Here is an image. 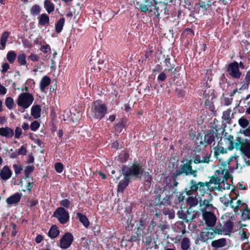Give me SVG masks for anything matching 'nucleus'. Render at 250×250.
I'll use <instances>...</instances> for the list:
<instances>
[{"label": "nucleus", "mask_w": 250, "mask_h": 250, "mask_svg": "<svg viewBox=\"0 0 250 250\" xmlns=\"http://www.w3.org/2000/svg\"><path fill=\"white\" fill-rule=\"evenodd\" d=\"M125 125L123 122H120L117 124L115 126V129L116 131L120 133L123 130V128L125 127Z\"/></svg>", "instance_id": "45"}, {"label": "nucleus", "mask_w": 250, "mask_h": 250, "mask_svg": "<svg viewBox=\"0 0 250 250\" xmlns=\"http://www.w3.org/2000/svg\"><path fill=\"white\" fill-rule=\"evenodd\" d=\"M29 58L33 62H37L39 60L38 56L36 54H31Z\"/></svg>", "instance_id": "60"}, {"label": "nucleus", "mask_w": 250, "mask_h": 250, "mask_svg": "<svg viewBox=\"0 0 250 250\" xmlns=\"http://www.w3.org/2000/svg\"><path fill=\"white\" fill-rule=\"evenodd\" d=\"M191 215V213L190 212V208L187 210V214L186 215V220L187 222L190 221L194 219H195L197 215H198V211H193L192 215Z\"/></svg>", "instance_id": "34"}, {"label": "nucleus", "mask_w": 250, "mask_h": 250, "mask_svg": "<svg viewBox=\"0 0 250 250\" xmlns=\"http://www.w3.org/2000/svg\"><path fill=\"white\" fill-rule=\"evenodd\" d=\"M166 75L164 72H162L158 77V80L159 81H164L166 79Z\"/></svg>", "instance_id": "56"}, {"label": "nucleus", "mask_w": 250, "mask_h": 250, "mask_svg": "<svg viewBox=\"0 0 250 250\" xmlns=\"http://www.w3.org/2000/svg\"><path fill=\"white\" fill-rule=\"evenodd\" d=\"M13 168L16 174L20 173L21 170L22 169L21 164L19 162L13 165Z\"/></svg>", "instance_id": "46"}, {"label": "nucleus", "mask_w": 250, "mask_h": 250, "mask_svg": "<svg viewBox=\"0 0 250 250\" xmlns=\"http://www.w3.org/2000/svg\"><path fill=\"white\" fill-rule=\"evenodd\" d=\"M60 233V231L56 226H53L51 227L48 232V235L51 238H55L57 237Z\"/></svg>", "instance_id": "27"}, {"label": "nucleus", "mask_w": 250, "mask_h": 250, "mask_svg": "<svg viewBox=\"0 0 250 250\" xmlns=\"http://www.w3.org/2000/svg\"><path fill=\"white\" fill-rule=\"evenodd\" d=\"M9 36V33L7 31H5L3 32L2 34V36L0 38V49L3 50L5 49L6 46V43Z\"/></svg>", "instance_id": "22"}, {"label": "nucleus", "mask_w": 250, "mask_h": 250, "mask_svg": "<svg viewBox=\"0 0 250 250\" xmlns=\"http://www.w3.org/2000/svg\"><path fill=\"white\" fill-rule=\"evenodd\" d=\"M55 170L58 173H61L63 171V166L61 163H57L55 165Z\"/></svg>", "instance_id": "50"}, {"label": "nucleus", "mask_w": 250, "mask_h": 250, "mask_svg": "<svg viewBox=\"0 0 250 250\" xmlns=\"http://www.w3.org/2000/svg\"><path fill=\"white\" fill-rule=\"evenodd\" d=\"M53 216L56 218L62 224L66 223L69 218L68 212L62 207L58 208L54 211Z\"/></svg>", "instance_id": "7"}, {"label": "nucleus", "mask_w": 250, "mask_h": 250, "mask_svg": "<svg viewBox=\"0 0 250 250\" xmlns=\"http://www.w3.org/2000/svg\"><path fill=\"white\" fill-rule=\"evenodd\" d=\"M12 171L8 166H4L0 171V177L3 180H7L12 175Z\"/></svg>", "instance_id": "15"}, {"label": "nucleus", "mask_w": 250, "mask_h": 250, "mask_svg": "<svg viewBox=\"0 0 250 250\" xmlns=\"http://www.w3.org/2000/svg\"><path fill=\"white\" fill-rule=\"evenodd\" d=\"M227 71L229 75L234 79H239L242 75L239 68V64L235 61L229 64Z\"/></svg>", "instance_id": "8"}, {"label": "nucleus", "mask_w": 250, "mask_h": 250, "mask_svg": "<svg viewBox=\"0 0 250 250\" xmlns=\"http://www.w3.org/2000/svg\"><path fill=\"white\" fill-rule=\"evenodd\" d=\"M9 68V65L8 63L5 62L2 65V72H6L8 69Z\"/></svg>", "instance_id": "57"}, {"label": "nucleus", "mask_w": 250, "mask_h": 250, "mask_svg": "<svg viewBox=\"0 0 250 250\" xmlns=\"http://www.w3.org/2000/svg\"><path fill=\"white\" fill-rule=\"evenodd\" d=\"M204 98L205 99V104L207 102L211 101L215 97L213 90L212 89H208L205 90L203 94Z\"/></svg>", "instance_id": "19"}, {"label": "nucleus", "mask_w": 250, "mask_h": 250, "mask_svg": "<svg viewBox=\"0 0 250 250\" xmlns=\"http://www.w3.org/2000/svg\"><path fill=\"white\" fill-rule=\"evenodd\" d=\"M238 124L241 127L245 128L248 126L249 122L246 118L242 117L239 119Z\"/></svg>", "instance_id": "38"}, {"label": "nucleus", "mask_w": 250, "mask_h": 250, "mask_svg": "<svg viewBox=\"0 0 250 250\" xmlns=\"http://www.w3.org/2000/svg\"><path fill=\"white\" fill-rule=\"evenodd\" d=\"M208 184L206 183L199 182L198 183V192L202 196L204 195L205 191L208 188Z\"/></svg>", "instance_id": "32"}, {"label": "nucleus", "mask_w": 250, "mask_h": 250, "mask_svg": "<svg viewBox=\"0 0 250 250\" xmlns=\"http://www.w3.org/2000/svg\"><path fill=\"white\" fill-rule=\"evenodd\" d=\"M219 166H220L219 169H217L214 174V178H215V183L218 184V188L220 190L229 189L230 185L227 183L224 182L229 178V172L228 168L232 169L229 167V163L227 164L226 162L222 163L219 160Z\"/></svg>", "instance_id": "1"}, {"label": "nucleus", "mask_w": 250, "mask_h": 250, "mask_svg": "<svg viewBox=\"0 0 250 250\" xmlns=\"http://www.w3.org/2000/svg\"><path fill=\"white\" fill-rule=\"evenodd\" d=\"M39 127L40 124L37 121H35L32 122L30 125V129L33 131H36L39 128Z\"/></svg>", "instance_id": "49"}, {"label": "nucleus", "mask_w": 250, "mask_h": 250, "mask_svg": "<svg viewBox=\"0 0 250 250\" xmlns=\"http://www.w3.org/2000/svg\"><path fill=\"white\" fill-rule=\"evenodd\" d=\"M245 81L247 83V86H248L249 82H250V71L247 72L245 78Z\"/></svg>", "instance_id": "63"}, {"label": "nucleus", "mask_w": 250, "mask_h": 250, "mask_svg": "<svg viewBox=\"0 0 250 250\" xmlns=\"http://www.w3.org/2000/svg\"><path fill=\"white\" fill-rule=\"evenodd\" d=\"M77 214L79 221L83 224L85 227L87 228L89 225V222L86 216L80 212L77 213Z\"/></svg>", "instance_id": "29"}, {"label": "nucleus", "mask_w": 250, "mask_h": 250, "mask_svg": "<svg viewBox=\"0 0 250 250\" xmlns=\"http://www.w3.org/2000/svg\"><path fill=\"white\" fill-rule=\"evenodd\" d=\"M227 152V150L225 149L223 147L221 146H217L215 150L214 151V155L216 158H218L219 160H220L222 163L226 162V161H222L221 159L219 158V155L221 154H225ZM237 158L235 157H231L229 159V162H226L227 164L229 163V167H231V163H234L235 164L237 163Z\"/></svg>", "instance_id": "13"}, {"label": "nucleus", "mask_w": 250, "mask_h": 250, "mask_svg": "<svg viewBox=\"0 0 250 250\" xmlns=\"http://www.w3.org/2000/svg\"><path fill=\"white\" fill-rule=\"evenodd\" d=\"M21 193L17 192L7 198L6 201L8 205L11 206L19 203L21 200Z\"/></svg>", "instance_id": "14"}, {"label": "nucleus", "mask_w": 250, "mask_h": 250, "mask_svg": "<svg viewBox=\"0 0 250 250\" xmlns=\"http://www.w3.org/2000/svg\"><path fill=\"white\" fill-rule=\"evenodd\" d=\"M209 161V157L208 156V155H206L201 157V156L199 155H196L194 159V163L195 164H198L200 163H208Z\"/></svg>", "instance_id": "28"}, {"label": "nucleus", "mask_w": 250, "mask_h": 250, "mask_svg": "<svg viewBox=\"0 0 250 250\" xmlns=\"http://www.w3.org/2000/svg\"><path fill=\"white\" fill-rule=\"evenodd\" d=\"M214 208L211 204H207L205 211L203 212V218L206 225L208 227H213L215 225L216 221V218L215 215L210 211Z\"/></svg>", "instance_id": "6"}, {"label": "nucleus", "mask_w": 250, "mask_h": 250, "mask_svg": "<svg viewBox=\"0 0 250 250\" xmlns=\"http://www.w3.org/2000/svg\"><path fill=\"white\" fill-rule=\"evenodd\" d=\"M74 238L73 235L67 232L65 233L60 240V247L62 249L68 248L71 245Z\"/></svg>", "instance_id": "9"}, {"label": "nucleus", "mask_w": 250, "mask_h": 250, "mask_svg": "<svg viewBox=\"0 0 250 250\" xmlns=\"http://www.w3.org/2000/svg\"><path fill=\"white\" fill-rule=\"evenodd\" d=\"M41 110L39 105H34L31 109V114L35 119H38L41 117Z\"/></svg>", "instance_id": "18"}, {"label": "nucleus", "mask_w": 250, "mask_h": 250, "mask_svg": "<svg viewBox=\"0 0 250 250\" xmlns=\"http://www.w3.org/2000/svg\"><path fill=\"white\" fill-rule=\"evenodd\" d=\"M233 227V220L230 218L225 223L222 228V231L225 234H228L232 231Z\"/></svg>", "instance_id": "16"}, {"label": "nucleus", "mask_w": 250, "mask_h": 250, "mask_svg": "<svg viewBox=\"0 0 250 250\" xmlns=\"http://www.w3.org/2000/svg\"><path fill=\"white\" fill-rule=\"evenodd\" d=\"M241 151L244 154V163L247 166H250V141L246 140L242 145Z\"/></svg>", "instance_id": "10"}, {"label": "nucleus", "mask_w": 250, "mask_h": 250, "mask_svg": "<svg viewBox=\"0 0 250 250\" xmlns=\"http://www.w3.org/2000/svg\"><path fill=\"white\" fill-rule=\"evenodd\" d=\"M17 57V55L15 51H9L6 55V58L8 60V61L10 63H13Z\"/></svg>", "instance_id": "35"}, {"label": "nucleus", "mask_w": 250, "mask_h": 250, "mask_svg": "<svg viewBox=\"0 0 250 250\" xmlns=\"http://www.w3.org/2000/svg\"><path fill=\"white\" fill-rule=\"evenodd\" d=\"M145 3L136 2L135 7L141 12L145 13L153 12L156 14L158 13V8L157 7V2L156 0H145Z\"/></svg>", "instance_id": "2"}, {"label": "nucleus", "mask_w": 250, "mask_h": 250, "mask_svg": "<svg viewBox=\"0 0 250 250\" xmlns=\"http://www.w3.org/2000/svg\"><path fill=\"white\" fill-rule=\"evenodd\" d=\"M60 205L62 206L68 208L70 205V201L67 199H63L60 202Z\"/></svg>", "instance_id": "52"}, {"label": "nucleus", "mask_w": 250, "mask_h": 250, "mask_svg": "<svg viewBox=\"0 0 250 250\" xmlns=\"http://www.w3.org/2000/svg\"><path fill=\"white\" fill-rule=\"evenodd\" d=\"M41 50L44 53H48L50 51V47L48 44H44L41 46Z\"/></svg>", "instance_id": "53"}, {"label": "nucleus", "mask_w": 250, "mask_h": 250, "mask_svg": "<svg viewBox=\"0 0 250 250\" xmlns=\"http://www.w3.org/2000/svg\"><path fill=\"white\" fill-rule=\"evenodd\" d=\"M181 248L182 250H191L190 241L189 238L183 237L181 242Z\"/></svg>", "instance_id": "24"}, {"label": "nucleus", "mask_w": 250, "mask_h": 250, "mask_svg": "<svg viewBox=\"0 0 250 250\" xmlns=\"http://www.w3.org/2000/svg\"><path fill=\"white\" fill-rule=\"evenodd\" d=\"M50 82H51V80L48 77H47V76L43 77V78L42 79V80L40 82V83L41 90L42 92H44L46 87L50 84Z\"/></svg>", "instance_id": "21"}, {"label": "nucleus", "mask_w": 250, "mask_h": 250, "mask_svg": "<svg viewBox=\"0 0 250 250\" xmlns=\"http://www.w3.org/2000/svg\"><path fill=\"white\" fill-rule=\"evenodd\" d=\"M187 203L191 207L195 206L198 204V201L196 199L193 197H189L187 200Z\"/></svg>", "instance_id": "48"}, {"label": "nucleus", "mask_w": 250, "mask_h": 250, "mask_svg": "<svg viewBox=\"0 0 250 250\" xmlns=\"http://www.w3.org/2000/svg\"><path fill=\"white\" fill-rule=\"evenodd\" d=\"M182 35L187 37L188 38H192L194 36L193 31L190 28L186 29L182 33Z\"/></svg>", "instance_id": "41"}, {"label": "nucleus", "mask_w": 250, "mask_h": 250, "mask_svg": "<svg viewBox=\"0 0 250 250\" xmlns=\"http://www.w3.org/2000/svg\"><path fill=\"white\" fill-rule=\"evenodd\" d=\"M231 207L232 208H234V210L235 212L237 211L238 209H240V210H243L244 211V210L245 208H247L246 205L240 200H238L236 203V205L234 206L233 203L231 204Z\"/></svg>", "instance_id": "30"}, {"label": "nucleus", "mask_w": 250, "mask_h": 250, "mask_svg": "<svg viewBox=\"0 0 250 250\" xmlns=\"http://www.w3.org/2000/svg\"><path fill=\"white\" fill-rule=\"evenodd\" d=\"M243 214L247 216L248 219H250V209L246 208L244 210Z\"/></svg>", "instance_id": "58"}, {"label": "nucleus", "mask_w": 250, "mask_h": 250, "mask_svg": "<svg viewBox=\"0 0 250 250\" xmlns=\"http://www.w3.org/2000/svg\"><path fill=\"white\" fill-rule=\"evenodd\" d=\"M205 141L208 144H211L214 141V136L213 134H207L205 136Z\"/></svg>", "instance_id": "47"}, {"label": "nucleus", "mask_w": 250, "mask_h": 250, "mask_svg": "<svg viewBox=\"0 0 250 250\" xmlns=\"http://www.w3.org/2000/svg\"><path fill=\"white\" fill-rule=\"evenodd\" d=\"M191 164V161L190 160L186 164L181 165L178 172V174L192 175L195 177L196 176V171L192 169Z\"/></svg>", "instance_id": "11"}, {"label": "nucleus", "mask_w": 250, "mask_h": 250, "mask_svg": "<svg viewBox=\"0 0 250 250\" xmlns=\"http://www.w3.org/2000/svg\"><path fill=\"white\" fill-rule=\"evenodd\" d=\"M128 177L125 176L124 180H121L118 184V190L122 192L128 184Z\"/></svg>", "instance_id": "31"}, {"label": "nucleus", "mask_w": 250, "mask_h": 250, "mask_svg": "<svg viewBox=\"0 0 250 250\" xmlns=\"http://www.w3.org/2000/svg\"><path fill=\"white\" fill-rule=\"evenodd\" d=\"M119 156H120V158L122 159L124 157V161H126V159L129 157V155L126 152H124V153H121Z\"/></svg>", "instance_id": "62"}, {"label": "nucleus", "mask_w": 250, "mask_h": 250, "mask_svg": "<svg viewBox=\"0 0 250 250\" xmlns=\"http://www.w3.org/2000/svg\"><path fill=\"white\" fill-rule=\"evenodd\" d=\"M182 235H177L175 238H174L172 240L174 242V243H178L180 241L181 242V240L182 239Z\"/></svg>", "instance_id": "59"}, {"label": "nucleus", "mask_w": 250, "mask_h": 250, "mask_svg": "<svg viewBox=\"0 0 250 250\" xmlns=\"http://www.w3.org/2000/svg\"><path fill=\"white\" fill-rule=\"evenodd\" d=\"M34 100L33 95L29 92L21 93L17 99V104L19 106L21 107L24 109L30 106Z\"/></svg>", "instance_id": "4"}, {"label": "nucleus", "mask_w": 250, "mask_h": 250, "mask_svg": "<svg viewBox=\"0 0 250 250\" xmlns=\"http://www.w3.org/2000/svg\"><path fill=\"white\" fill-rule=\"evenodd\" d=\"M6 93V88L0 84V94L1 95H4Z\"/></svg>", "instance_id": "64"}, {"label": "nucleus", "mask_w": 250, "mask_h": 250, "mask_svg": "<svg viewBox=\"0 0 250 250\" xmlns=\"http://www.w3.org/2000/svg\"><path fill=\"white\" fill-rule=\"evenodd\" d=\"M107 110L105 105L101 101H96L93 104L92 111L95 119H102L106 114Z\"/></svg>", "instance_id": "5"}, {"label": "nucleus", "mask_w": 250, "mask_h": 250, "mask_svg": "<svg viewBox=\"0 0 250 250\" xmlns=\"http://www.w3.org/2000/svg\"><path fill=\"white\" fill-rule=\"evenodd\" d=\"M22 134V129L20 127H17L15 129V137L17 139H19Z\"/></svg>", "instance_id": "51"}, {"label": "nucleus", "mask_w": 250, "mask_h": 250, "mask_svg": "<svg viewBox=\"0 0 250 250\" xmlns=\"http://www.w3.org/2000/svg\"><path fill=\"white\" fill-rule=\"evenodd\" d=\"M239 234L241 236V238L242 240L247 238V234L245 231L241 230L239 232Z\"/></svg>", "instance_id": "61"}, {"label": "nucleus", "mask_w": 250, "mask_h": 250, "mask_svg": "<svg viewBox=\"0 0 250 250\" xmlns=\"http://www.w3.org/2000/svg\"><path fill=\"white\" fill-rule=\"evenodd\" d=\"M220 199L221 200V201L226 205L229 204L231 205L233 203L232 198L230 197L229 195H225L224 197H221Z\"/></svg>", "instance_id": "40"}, {"label": "nucleus", "mask_w": 250, "mask_h": 250, "mask_svg": "<svg viewBox=\"0 0 250 250\" xmlns=\"http://www.w3.org/2000/svg\"><path fill=\"white\" fill-rule=\"evenodd\" d=\"M18 154L19 155H26V149L25 147L23 146H21L19 150Z\"/></svg>", "instance_id": "54"}, {"label": "nucleus", "mask_w": 250, "mask_h": 250, "mask_svg": "<svg viewBox=\"0 0 250 250\" xmlns=\"http://www.w3.org/2000/svg\"><path fill=\"white\" fill-rule=\"evenodd\" d=\"M39 21V24L46 26L48 25L49 22V16L45 13L41 14L38 18Z\"/></svg>", "instance_id": "20"}, {"label": "nucleus", "mask_w": 250, "mask_h": 250, "mask_svg": "<svg viewBox=\"0 0 250 250\" xmlns=\"http://www.w3.org/2000/svg\"><path fill=\"white\" fill-rule=\"evenodd\" d=\"M44 7L48 14L53 12L55 9L54 4L49 0L44 1Z\"/></svg>", "instance_id": "26"}, {"label": "nucleus", "mask_w": 250, "mask_h": 250, "mask_svg": "<svg viewBox=\"0 0 250 250\" xmlns=\"http://www.w3.org/2000/svg\"><path fill=\"white\" fill-rule=\"evenodd\" d=\"M41 12V7L38 5H33L30 9L31 14L34 16L38 15Z\"/></svg>", "instance_id": "39"}, {"label": "nucleus", "mask_w": 250, "mask_h": 250, "mask_svg": "<svg viewBox=\"0 0 250 250\" xmlns=\"http://www.w3.org/2000/svg\"><path fill=\"white\" fill-rule=\"evenodd\" d=\"M14 135V131L9 127L0 128V135L6 138H12Z\"/></svg>", "instance_id": "17"}, {"label": "nucleus", "mask_w": 250, "mask_h": 250, "mask_svg": "<svg viewBox=\"0 0 250 250\" xmlns=\"http://www.w3.org/2000/svg\"><path fill=\"white\" fill-rule=\"evenodd\" d=\"M5 104L8 109H12L14 105V102L13 98L11 97L7 98L5 100Z\"/></svg>", "instance_id": "42"}, {"label": "nucleus", "mask_w": 250, "mask_h": 250, "mask_svg": "<svg viewBox=\"0 0 250 250\" xmlns=\"http://www.w3.org/2000/svg\"><path fill=\"white\" fill-rule=\"evenodd\" d=\"M245 142H242L241 137H237L235 142L233 143L234 148H235L237 149H239L241 151L242 145Z\"/></svg>", "instance_id": "36"}, {"label": "nucleus", "mask_w": 250, "mask_h": 250, "mask_svg": "<svg viewBox=\"0 0 250 250\" xmlns=\"http://www.w3.org/2000/svg\"><path fill=\"white\" fill-rule=\"evenodd\" d=\"M224 140L227 145L228 149L232 150L234 148L233 136L230 135L226 136L224 138Z\"/></svg>", "instance_id": "23"}, {"label": "nucleus", "mask_w": 250, "mask_h": 250, "mask_svg": "<svg viewBox=\"0 0 250 250\" xmlns=\"http://www.w3.org/2000/svg\"><path fill=\"white\" fill-rule=\"evenodd\" d=\"M144 171V168L139 164H134L130 167H125L123 169V174L128 178L140 177Z\"/></svg>", "instance_id": "3"}, {"label": "nucleus", "mask_w": 250, "mask_h": 250, "mask_svg": "<svg viewBox=\"0 0 250 250\" xmlns=\"http://www.w3.org/2000/svg\"><path fill=\"white\" fill-rule=\"evenodd\" d=\"M231 110L230 109H228L223 112L222 119L225 121L227 123H229L231 121L230 113Z\"/></svg>", "instance_id": "37"}, {"label": "nucleus", "mask_w": 250, "mask_h": 250, "mask_svg": "<svg viewBox=\"0 0 250 250\" xmlns=\"http://www.w3.org/2000/svg\"><path fill=\"white\" fill-rule=\"evenodd\" d=\"M245 136L250 137V126L241 132Z\"/></svg>", "instance_id": "55"}, {"label": "nucleus", "mask_w": 250, "mask_h": 250, "mask_svg": "<svg viewBox=\"0 0 250 250\" xmlns=\"http://www.w3.org/2000/svg\"><path fill=\"white\" fill-rule=\"evenodd\" d=\"M64 24V19H60L55 25V30L56 32L60 33L62 29Z\"/></svg>", "instance_id": "33"}, {"label": "nucleus", "mask_w": 250, "mask_h": 250, "mask_svg": "<svg viewBox=\"0 0 250 250\" xmlns=\"http://www.w3.org/2000/svg\"><path fill=\"white\" fill-rule=\"evenodd\" d=\"M190 190L192 191L198 192V183H196L194 180H191L190 182ZM198 193V192H197Z\"/></svg>", "instance_id": "44"}, {"label": "nucleus", "mask_w": 250, "mask_h": 250, "mask_svg": "<svg viewBox=\"0 0 250 250\" xmlns=\"http://www.w3.org/2000/svg\"><path fill=\"white\" fill-rule=\"evenodd\" d=\"M216 234L215 231L212 229H206L200 234L199 239L205 242L209 239H213Z\"/></svg>", "instance_id": "12"}, {"label": "nucleus", "mask_w": 250, "mask_h": 250, "mask_svg": "<svg viewBox=\"0 0 250 250\" xmlns=\"http://www.w3.org/2000/svg\"><path fill=\"white\" fill-rule=\"evenodd\" d=\"M226 240L224 238L213 241L211 242L212 247L215 248H222L226 245Z\"/></svg>", "instance_id": "25"}, {"label": "nucleus", "mask_w": 250, "mask_h": 250, "mask_svg": "<svg viewBox=\"0 0 250 250\" xmlns=\"http://www.w3.org/2000/svg\"><path fill=\"white\" fill-rule=\"evenodd\" d=\"M25 55L24 54H20L18 56V62L21 65H26V61L25 60Z\"/></svg>", "instance_id": "43"}]
</instances>
